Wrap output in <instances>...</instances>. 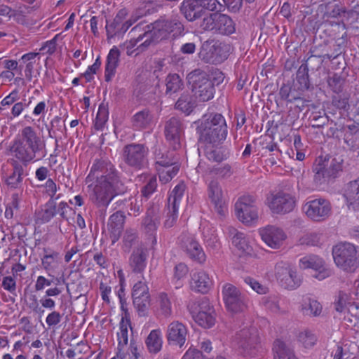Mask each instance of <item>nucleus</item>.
<instances>
[{
    "label": "nucleus",
    "mask_w": 359,
    "mask_h": 359,
    "mask_svg": "<svg viewBox=\"0 0 359 359\" xmlns=\"http://www.w3.org/2000/svg\"><path fill=\"white\" fill-rule=\"evenodd\" d=\"M159 304L161 314L165 317L170 316L172 313L171 303L166 294L161 293L159 295Z\"/></svg>",
    "instance_id": "57"
},
{
    "label": "nucleus",
    "mask_w": 359,
    "mask_h": 359,
    "mask_svg": "<svg viewBox=\"0 0 359 359\" xmlns=\"http://www.w3.org/2000/svg\"><path fill=\"white\" fill-rule=\"evenodd\" d=\"M179 169L178 165L176 164L173 165V166L163 168V169L158 168L160 180L164 183L169 182L177 174Z\"/></svg>",
    "instance_id": "53"
},
{
    "label": "nucleus",
    "mask_w": 359,
    "mask_h": 359,
    "mask_svg": "<svg viewBox=\"0 0 359 359\" xmlns=\"http://www.w3.org/2000/svg\"><path fill=\"white\" fill-rule=\"evenodd\" d=\"M267 201L271 211L278 215H285L292 212L296 204L294 196L282 191L271 194Z\"/></svg>",
    "instance_id": "14"
},
{
    "label": "nucleus",
    "mask_w": 359,
    "mask_h": 359,
    "mask_svg": "<svg viewBox=\"0 0 359 359\" xmlns=\"http://www.w3.org/2000/svg\"><path fill=\"white\" fill-rule=\"evenodd\" d=\"M201 143H222L226 138L228 130L225 118L220 114H204L194 123Z\"/></svg>",
    "instance_id": "3"
},
{
    "label": "nucleus",
    "mask_w": 359,
    "mask_h": 359,
    "mask_svg": "<svg viewBox=\"0 0 359 359\" xmlns=\"http://www.w3.org/2000/svg\"><path fill=\"white\" fill-rule=\"evenodd\" d=\"M165 94L171 95L183 88V81L177 74H170L165 79Z\"/></svg>",
    "instance_id": "41"
},
{
    "label": "nucleus",
    "mask_w": 359,
    "mask_h": 359,
    "mask_svg": "<svg viewBox=\"0 0 359 359\" xmlns=\"http://www.w3.org/2000/svg\"><path fill=\"white\" fill-rule=\"evenodd\" d=\"M188 309L191 316L203 313H215L213 306L210 305L209 300L203 298L198 302H194L188 305Z\"/></svg>",
    "instance_id": "40"
},
{
    "label": "nucleus",
    "mask_w": 359,
    "mask_h": 359,
    "mask_svg": "<svg viewBox=\"0 0 359 359\" xmlns=\"http://www.w3.org/2000/svg\"><path fill=\"white\" fill-rule=\"evenodd\" d=\"M323 310V306L317 300L309 298L305 300L302 305V311L304 315L310 317L320 316Z\"/></svg>",
    "instance_id": "37"
},
{
    "label": "nucleus",
    "mask_w": 359,
    "mask_h": 359,
    "mask_svg": "<svg viewBox=\"0 0 359 359\" xmlns=\"http://www.w3.org/2000/svg\"><path fill=\"white\" fill-rule=\"evenodd\" d=\"M156 168H168L175 164V161L173 156V153L170 151L165 152H156L155 154Z\"/></svg>",
    "instance_id": "44"
},
{
    "label": "nucleus",
    "mask_w": 359,
    "mask_h": 359,
    "mask_svg": "<svg viewBox=\"0 0 359 359\" xmlns=\"http://www.w3.org/2000/svg\"><path fill=\"white\" fill-rule=\"evenodd\" d=\"M20 142H21V141L15 138L13 144L11 146L10 151L18 160L27 164L35 158L36 153L31 151V149L24 144H22V147L21 148L20 146L18 145Z\"/></svg>",
    "instance_id": "27"
},
{
    "label": "nucleus",
    "mask_w": 359,
    "mask_h": 359,
    "mask_svg": "<svg viewBox=\"0 0 359 359\" xmlns=\"http://www.w3.org/2000/svg\"><path fill=\"white\" fill-rule=\"evenodd\" d=\"M187 80L195 98L199 102H207L213 97L214 83L205 72L196 69L187 75Z\"/></svg>",
    "instance_id": "6"
},
{
    "label": "nucleus",
    "mask_w": 359,
    "mask_h": 359,
    "mask_svg": "<svg viewBox=\"0 0 359 359\" xmlns=\"http://www.w3.org/2000/svg\"><path fill=\"white\" fill-rule=\"evenodd\" d=\"M130 327V319L126 318H122L120 322V332L118 333V348H122L124 346L127 345L128 341V329Z\"/></svg>",
    "instance_id": "48"
},
{
    "label": "nucleus",
    "mask_w": 359,
    "mask_h": 359,
    "mask_svg": "<svg viewBox=\"0 0 359 359\" xmlns=\"http://www.w3.org/2000/svg\"><path fill=\"white\" fill-rule=\"evenodd\" d=\"M43 256L41 257L43 268L47 271H52L57 265L60 257L59 252L50 248H43Z\"/></svg>",
    "instance_id": "36"
},
{
    "label": "nucleus",
    "mask_w": 359,
    "mask_h": 359,
    "mask_svg": "<svg viewBox=\"0 0 359 359\" xmlns=\"http://www.w3.org/2000/svg\"><path fill=\"white\" fill-rule=\"evenodd\" d=\"M165 136L173 149L180 147V138L183 133L182 123L177 117H171L165 123Z\"/></svg>",
    "instance_id": "18"
},
{
    "label": "nucleus",
    "mask_w": 359,
    "mask_h": 359,
    "mask_svg": "<svg viewBox=\"0 0 359 359\" xmlns=\"http://www.w3.org/2000/svg\"><path fill=\"white\" fill-rule=\"evenodd\" d=\"M348 300V295L346 292L343 291H339L334 302V307L335 311L340 313H344L346 310Z\"/></svg>",
    "instance_id": "55"
},
{
    "label": "nucleus",
    "mask_w": 359,
    "mask_h": 359,
    "mask_svg": "<svg viewBox=\"0 0 359 359\" xmlns=\"http://www.w3.org/2000/svg\"><path fill=\"white\" fill-rule=\"evenodd\" d=\"M275 276L285 289L292 290L300 286L302 280L290 263L280 262L275 266Z\"/></svg>",
    "instance_id": "13"
},
{
    "label": "nucleus",
    "mask_w": 359,
    "mask_h": 359,
    "mask_svg": "<svg viewBox=\"0 0 359 359\" xmlns=\"http://www.w3.org/2000/svg\"><path fill=\"white\" fill-rule=\"evenodd\" d=\"M335 264L346 272H353L359 266V252L357 247L350 243H340L332 248Z\"/></svg>",
    "instance_id": "4"
},
{
    "label": "nucleus",
    "mask_w": 359,
    "mask_h": 359,
    "mask_svg": "<svg viewBox=\"0 0 359 359\" xmlns=\"http://www.w3.org/2000/svg\"><path fill=\"white\" fill-rule=\"evenodd\" d=\"M346 43V34H344L341 37L337 39L335 44L333 46V52L323 54V58L328 60L335 59L344 51Z\"/></svg>",
    "instance_id": "46"
},
{
    "label": "nucleus",
    "mask_w": 359,
    "mask_h": 359,
    "mask_svg": "<svg viewBox=\"0 0 359 359\" xmlns=\"http://www.w3.org/2000/svg\"><path fill=\"white\" fill-rule=\"evenodd\" d=\"M59 198H50L43 208L37 212V219L41 223H47L57 213L62 220L69 221V215L72 213V208L66 202H60L57 205L56 200Z\"/></svg>",
    "instance_id": "11"
},
{
    "label": "nucleus",
    "mask_w": 359,
    "mask_h": 359,
    "mask_svg": "<svg viewBox=\"0 0 359 359\" xmlns=\"http://www.w3.org/2000/svg\"><path fill=\"white\" fill-rule=\"evenodd\" d=\"M133 126L137 129H146L151 126L153 122V115L151 111L144 109L137 112L132 118Z\"/></svg>",
    "instance_id": "34"
},
{
    "label": "nucleus",
    "mask_w": 359,
    "mask_h": 359,
    "mask_svg": "<svg viewBox=\"0 0 359 359\" xmlns=\"http://www.w3.org/2000/svg\"><path fill=\"white\" fill-rule=\"evenodd\" d=\"M127 15L128 12L126 9H121L117 13L116 17L111 24H109L108 21L107 20L105 28L108 39L112 38L116 34H120V31L121 30V24L123 23V20H126Z\"/></svg>",
    "instance_id": "33"
},
{
    "label": "nucleus",
    "mask_w": 359,
    "mask_h": 359,
    "mask_svg": "<svg viewBox=\"0 0 359 359\" xmlns=\"http://www.w3.org/2000/svg\"><path fill=\"white\" fill-rule=\"evenodd\" d=\"M236 32V23L233 19L222 13H218L216 33L222 35H230Z\"/></svg>",
    "instance_id": "32"
},
{
    "label": "nucleus",
    "mask_w": 359,
    "mask_h": 359,
    "mask_svg": "<svg viewBox=\"0 0 359 359\" xmlns=\"http://www.w3.org/2000/svg\"><path fill=\"white\" fill-rule=\"evenodd\" d=\"M184 25L176 18H161L145 27L144 33L137 37V41H142L137 48L140 52L144 51L149 46L167 39L170 36L175 38L184 32Z\"/></svg>",
    "instance_id": "2"
},
{
    "label": "nucleus",
    "mask_w": 359,
    "mask_h": 359,
    "mask_svg": "<svg viewBox=\"0 0 359 359\" xmlns=\"http://www.w3.org/2000/svg\"><path fill=\"white\" fill-rule=\"evenodd\" d=\"M168 209L167 219L165 221L164 225L166 228H170L177 221L178 208L176 207V210L174 211L173 206L168 205Z\"/></svg>",
    "instance_id": "63"
},
{
    "label": "nucleus",
    "mask_w": 359,
    "mask_h": 359,
    "mask_svg": "<svg viewBox=\"0 0 359 359\" xmlns=\"http://www.w3.org/2000/svg\"><path fill=\"white\" fill-rule=\"evenodd\" d=\"M157 187V181L156 177H151L146 185L142 189L141 197H144L147 200L151 194H153Z\"/></svg>",
    "instance_id": "62"
},
{
    "label": "nucleus",
    "mask_w": 359,
    "mask_h": 359,
    "mask_svg": "<svg viewBox=\"0 0 359 359\" xmlns=\"http://www.w3.org/2000/svg\"><path fill=\"white\" fill-rule=\"evenodd\" d=\"M109 111L107 104L102 103L98 109L94 127L97 130H101L108 120Z\"/></svg>",
    "instance_id": "50"
},
{
    "label": "nucleus",
    "mask_w": 359,
    "mask_h": 359,
    "mask_svg": "<svg viewBox=\"0 0 359 359\" xmlns=\"http://www.w3.org/2000/svg\"><path fill=\"white\" fill-rule=\"evenodd\" d=\"M211 284L212 282L205 271L195 272L191 276V286L196 291L205 293L210 289Z\"/></svg>",
    "instance_id": "30"
},
{
    "label": "nucleus",
    "mask_w": 359,
    "mask_h": 359,
    "mask_svg": "<svg viewBox=\"0 0 359 359\" xmlns=\"http://www.w3.org/2000/svg\"><path fill=\"white\" fill-rule=\"evenodd\" d=\"M196 170L198 172H203L208 174H214L222 179L229 178L233 173L232 166L229 163L209 167L207 166L205 162L203 161H200Z\"/></svg>",
    "instance_id": "24"
},
{
    "label": "nucleus",
    "mask_w": 359,
    "mask_h": 359,
    "mask_svg": "<svg viewBox=\"0 0 359 359\" xmlns=\"http://www.w3.org/2000/svg\"><path fill=\"white\" fill-rule=\"evenodd\" d=\"M298 338L299 341L307 348L313 347L318 341L316 335L308 330L300 332Z\"/></svg>",
    "instance_id": "52"
},
{
    "label": "nucleus",
    "mask_w": 359,
    "mask_h": 359,
    "mask_svg": "<svg viewBox=\"0 0 359 359\" xmlns=\"http://www.w3.org/2000/svg\"><path fill=\"white\" fill-rule=\"evenodd\" d=\"M146 346L151 353H158L162 348L161 332L160 330H153L145 340Z\"/></svg>",
    "instance_id": "35"
},
{
    "label": "nucleus",
    "mask_w": 359,
    "mask_h": 359,
    "mask_svg": "<svg viewBox=\"0 0 359 359\" xmlns=\"http://www.w3.org/2000/svg\"><path fill=\"white\" fill-rule=\"evenodd\" d=\"M13 166L11 172L5 180L6 184L11 189H18L20 187L22 182V175L24 170L22 166L15 160H11Z\"/></svg>",
    "instance_id": "31"
},
{
    "label": "nucleus",
    "mask_w": 359,
    "mask_h": 359,
    "mask_svg": "<svg viewBox=\"0 0 359 359\" xmlns=\"http://www.w3.org/2000/svg\"><path fill=\"white\" fill-rule=\"evenodd\" d=\"M349 129H351L349 128ZM344 141L351 150L359 149V131L353 132L351 130L344 134Z\"/></svg>",
    "instance_id": "54"
},
{
    "label": "nucleus",
    "mask_w": 359,
    "mask_h": 359,
    "mask_svg": "<svg viewBox=\"0 0 359 359\" xmlns=\"http://www.w3.org/2000/svg\"><path fill=\"white\" fill-rule=\"evenodd\" d=\"M203 154L210 161L220 163L229 157V152L220 143H203Z\"/></svg>",
    "instance_id": "22"
},
{
    "label": "nucleus",
    "mask_w": 359,
    "mask_h": 359,
    "mask_svg": "<svg viewBox=\"0 0 359 359\" xmlns=\"http://www.w3.org/2000/svg\"><path fill=\"white\" fill-rule=\"evenodd\" d=\"M133 304L139 312V314L140 316H144L145 312L148 309L150 304L149 296H144L143 297L133 299Z\"/></svg>",
    "instance_id": "58"
},
{
    "label": "nucleus",
    "mask_w": 359,
    "mask_h": 359,
    "mask_svg": "<svg viewBox=\"0 0 359 359\" xmlns=\"http://www.w3.org/2000/svg\"><path fill=\"white\" fill-rule=\"evenodd\" d=\"M184 189L185 185L182 183L179 184L174 188L168 197V205L173 206L174 211L176 210V207L178 208L179 206V203L184 194Z\"/></svg>",
    "instance_id": "51"
},
{
    "label": "nucleus",
    "mask_w": 359,
    "mask_h": 359,
    "mask_svg": "<svg viewBox=\"0 0 359 359\" xmlns=\"http://www.w3.org/2000/svg\"><path fill=\"white\" fill-rule=\"evenodd\" d=\"M120 51L114 46L107 57V62L105 65L104 79L105 81L109 82L112 77L115 75L116 69L119 63Z\"/></svg>",
    "instance_id": "28"
},
{
    "label": "nucleus",
    "mask_w": 359,
    "mask_h": 359,
    "mask_svg": "<svg viewBox=\"0 0 359 359\" xmlns=\"http://www.w3.org/2000/svg\"><path fill=\"white\" fill-rule=\"evenodd\" d=\"M124 221L125 215L122 212L117 211L110 216L108 222V229L112 243H114L119 239L123 229Z\"/></svg>",
    "instance_id": "25"
},
{
    "label": "nucleus",
    "mask_w": 359,
    "mask_h": 359,
    "mask_svg": "<svg viewBox=\"0 0 359 359\" xmlns=\"http://www.w3.org/2000/svg\"><path fill=\"white\" fill-rule=\"evenodd\" d=\"M259 234L263 241L273 249H278L287 237L281 228L273 225L260 229Z\"/></svg>",
    "instance_id": "17"
},
{
    "label": "nucleus",
    "mask_w": 359,
    "mask_h": 359,
    "mask_svg": "<svg viewBox=\"0 0 359 359\" xmlns=\"http://www.w3.org/2000/svg\"><path fill=\"white\" fill-rule=\"evenodd\" d=\"M244 282L258 294H263L268 292V288L266 286L262 285L252 277L247 276L244 278Z\"/></svg>",
    "instance_id": "59"
},
{
    "label": "nucleus",
    "mask_w": 359,
    "mask_h": 359,
    "mask_svg": "<svg viewBox=\"0 0 359 359\" xmlns=\"http://www.w3.org/2000/svg\"><path fill=\"white\" fill-rule=\"evenodd\" d=\"M304 210L310 219L320 222L330 216L331 205L328 201L324 198H318L307 202L304 206Z\"/></svg>",
    "instance_id": "16"
},
{
    "label": "nucleus",
    "mask_w": 359,
    "mask_h": 359,
    "mask_svg": "<svg viewBox=\"0 0 359 359\" xmlns=\"http://www.w3.org/2000/svg\"><path fill=\"white\" fill-rule=\"evenodd\" d=\"M17 139L21 141L18 144L21 148L22 147V144H24L31 149V151H34L36 154L45 147L44 142L31 126L25 127Z\"/></svg>",
    "instance_id": "19"
},
{
    "label": "nucleus",
    "mask_w": 359,
    "mask_h": 359,
    "mask_svg": "<svg viewBox=\"0 0 359 359\" xmlns=\"http://www.w3.org/2000/svg\"><path fill=\"white\" fill-rule=\"evenodd\" d=\"M232 241L233 245L239 250L248 252L250 250V246L243 233H240L238 237L233 239Z\"/></svg>",
    "instance_id": "60"
},
{
    "label": "nucleus",
    "mask_w": 359,
    "mask_h": 359,
    "mask_svg": "<svg viewBox=\"0 0 359 359\" xmlns=\"http://www.w3.org/2000/svg\"><path fill=\"white\" fill-rule=\"evenodd\" d=\"M95 181L93 201L99 206H107L112 198L127 191L121 173L108 159H95L86 178V183Z\"/></svg>",
    "instance_id": "1"
},
{
    "label": "nucleus",
    "mask_w": 359,
    "mask_h": 359,
    "mask_svg": "<svg viewBox=\"0 0 359 359\" xmlns=\"http://www.w3.org/2000/svg\"><path fill=\"white\" fill-rule=\"evenodd\" d=\"M195 107V102L188 92L182 93L175 103V109L187 114H189Z\"/></svg>",
    "instance_id": "39"
},
{
    "label": "nucleus",
    "mask_w": 359,
    "mask_h": 359,
    "mask_svg": "<svg viewBox=\"0 0 359 359\" xmlns=\"http://www.w3.org/2000/svg\"><path fill=\"white\" fill-rule=\"evenodd\" d=\"M223 299L228 311L232 313L245 312L248 308V299L233 285L226 283L222 288Z\"/></svg>",
    "instance_id": "8"
},
{
    "label": "nucleus",
    "mask_w": 359,
    "mask_h": 359,
    "mask_svg": "<svg viewBox=\"0 0 359 359\" xmlns=\"http://www.w3.org/2000/svg\"><path fill=\"white\" fill-rule=\"evenodd\" d=\"M345 196L351 204L359 205V177L347 184Z\"/></svg>",
    "instance_id": "43"
},
{
    "label": "nucleus",
    "mask_w": 359,
    "mask_h": 359,
    "mask_svg": "<svg viewBox=\"0 0 359 359\" xmlns=\"http://www.w3.org/2000/svg\"><path fill=\"white\" fill-rule=\"evenodd\" d=\"M180 10L189 21H194L201 16L202 10L198 0H184Z\"/></svg>",
    "instance_id": "29"
},
{
    "label": "nucleus",
    "mask_w": 359,
    "mask_h": 359,
    "mask_svg": "<svg viewBox=\"0 0 359 359\" xmlns=\"http://www.w3.org/2000/svg\"><path fill=\"white\" fill-rule=\"evenodd\" d=\"M307 64H302L297 72V81L299 84V89L304 90L309 88L310 81L309 77Z\"/></svg>",
    "instance_id": "47"
},
{
    "label": "nucleus",
    "mask_w": 359,
    "mask_h": 359,
    "mask_svg": "<svg viewBox=\"0 0 359 359\" xmlns=\"http://www.w3.org/2000/svg\"><path fill=\"white\" fill-rule=\"evenodd\" d=\"M274 359H297L293 351L280 340H276L273 345Z\"/></svg>",
    "instance_id": "38"
},
{
    "label": "nucleus",
    "mask_w": 359,
    "mask_h": 359,
    "mask_svg": "<svg viewBox=\"0 0 359 359\" xmlns=\"http://www.w3.org/2000/svg\"><path fill=\"white\" fill-rule=\"evenodd\" d=\"M193 318L200 326L204 328H210L215 323V313H201L192 316Z\"/></svg>",
    "instance_id": "49"
},
{
    "label": "nucleus",
    "mask_w": 359,
    "mask_h": 359,
    "mask_svg": "<svg viewBox=\"0 0 359 359\" xmlns=\"http://www.w3.org/2000/svg\"><path fill=\"white\" fill-rule=\"evenodd\" d=\"M160 223L159 208L158 205H150L147 210L146 216L142 221V225L147 233L154 232Z\"/></svg>",
    "instance_id": "26"
},
{
    "label": "nucleus",
    "mask_w": 359,
    "mask_h": 359,
    "mask_svg": "<svg viewBox=\"0 0 359 359\" xmlns=\"http://www.w3.org/2000/svg\"><path fill=\"white\" fill-rule=\"evenodd\" d=\"M149 296L147 286L142 281H138L133 286L132 297L133 299Z\"/></svg>",
    "instance_id": "61"
},
{
    "label": "nucleus",
    "mask_w": 359,
    "mask_h": 359,
    "mask_svg": "<svg viewBox=\"0 0 359 359\" xmlns=\"http://www.w3.org/2000/svg\"><path fill=\"white\" fill-rule=\"evenodd\" d=\"M187 334L186 327L178 321L171 323L167 330V339L170 344L182 347Z\"/></svg>",
    "instance_id": "20"
},
{
    "label": "nucleus",
    "mask_w": 359,
    "mask_h": 359,
    "mask_svg": "<svg viewBox=\"0 0 359 359\" xmlns=\"http://www.w3.org/2000/svg\"><path fill=\"white\" fill-rule=\"evenodd\" d=\"M236 341L243 353L254 357L258 351L260 338L256 327H246L236 333Z\"/></svg>",
    "instance_id": "10"
},
{
    "label": "nucleus",
    "mask_w": 359,
    "mask_h": 359,
    "mask_svg": "<svg viewBox=\"0 0 359 359\" xmlns=\"http://www.w3.org/2000/svg\"><path fill=\"white\" fill-rule=\"evenodd\" d=\"M235 210L240 221L250 224L258 219L256 198L252 195H243L235 203Z\"/></svg>",
    "instance_id": "12"
},
{
    "label": "nucleus",
    "mask_w": 359,
    "mask_h": 359,
    "mask_svg": "<svg viewBox=\"0 0 359 359\" xmlns=\"http://www.w3.org/2000/svg\"><path fill=\"white\" fill-rule=\"evenodd\" d=\"M148 252L146 248H137L134 250L129 259L131 271L135 273H142L147 266Z\"/></svg>",
    "instance_id": "23"
},
{
    "label": "nucleus",
    "mask_w": 359,
    "mask_h": 359,
    "mask_svg": "<svg viewBox=\"0 0 359 359\" xmlns=\"http://www.w3.org/2000/svg\"><path fill=\"white\" fill-rule=\"evenodd\" d=\"M344 158L341 156H327L324 158L320 157L313 167L314 181L322 184L330 180L336 178L342 171Z\"/></svg>",
    "instance_id": "5"
},
{
    "label": "nucleus",
    "mask_w": 359,
    "mask_h": 359,
    "mask_svg": "<svg viewBox=\"0 0 359 359\" xmlns=\"http://www.w3.org/2000/svg\"><path fill=\"white\" fill-rule=\"evenodd\" d=\"M218 13L210 14L203 19L201 27L204 30L216 33Z\"/></svg>",
    "instance_id": "56"
},
{
    "label": "nucleus",
    "mask_w": 359,
    "mask_h": 359,
    "mask_svg": "<svg viewBox=\"0 0 359 359\" xmlns=\"http://www.w3.org/2000/svg\"><path fill=\"white\" fill-rule=\"evenodd\" d=\"M101 65V60L98 57L93 65L89 66L88 69L83 74V76L85 77L86 81L89 82L93 79V74L96 73V71L100 68Z\"/></svg>",
    "instance_id": "64"
},
{
    "label": "nucleus",
    "mask_w": 359,
    "mask_h": 359,
    "mask_svg": "<svg viewBox=\"0 0 359 359\" xmlns=\"http://www.w3.org/2000/svg\"><path fill=\"white\" fill-rule=\"evenodd\" d=\"M203 234L204 242L208 248L217 250L219 247V239L216 231L213 228L203 227Z\"/></svg>",
    "instance_id": "45"
},
{
    "label": "nucleus",
    "mask_w": 359,
    "mask_h": 359,
    "mask_svg": "<svg viewBox=\"0 0 359 359\" xmlns=\"http://www.w3.org/2000/svg\"><path fill=\"white\" fill-rule=\"evenodd\" d=\"M179 240L182 248L190 259L200 264L205 261V254L194 236L183 233Z\"/></svg>",
    "instance_id": "15"
},
{
    "label": "nucleus",
    "mask_w": 359,
    "mask_h": 359,
    "mask_svg": "<svg viewBox=\"0 0 359 359\" xmlns=\"http://www.w3.org/2000/svg\"><path fill=\"white\" fill-rule=\"evenodd\" d=\"M149 150L145 144L130 143L122 149V159L130 168L142 170L147 166Z\"/></svg>",
    "instance_id": "7"
},
{
    "label": "nucleus",
    "mask_w": 359,
    "mask_h": 359,
    "mask_svg": "<svg viewBox=\"0 0 359 359\" xmlns=\"http://www.w3.org/2000/svg\"><path fill=\"white\" fill-rule=\"evenodd\" d=\"M325 266L323 259L316 255L305 256L300 259V267L302 269H312L320 270Z\"/></svg>",
    "instance_id": "42"
},
{
    "label": "nucleus",
    "mask_w": 359,
    "mask_h": 359,
    "mask_svg": "<svg viewBox=\"0 0 359 359\" xmlns=\"http://www.w3.org/2000/svg\"><path fill=\"white\" fill-rule=\"evenodd\" d=\"M208 197L214 205L215 209L219 215L225 213L224 201L222 187L217 180H211L208 184Z\"/></svg>",
    "instance_id": "21"
},
{
    "label": "nucleus",
    "mask_w": 359,
    "mask_h": 359,
    "mask_svg": "<svg viewBox=\"0 0 359 359\" xmlns=\"http://www.w3.org/2000/svg\"><path fill=\"white\" fill-rule=\"evenodd\" d=\"M230 49V46L223 42L211 45L206 41L202 45L199 57L205 63L220 64L228 58Z\"/></svg>",
    "instance_id": "9"
}]
</instances>
